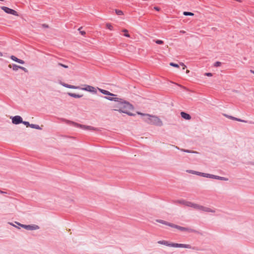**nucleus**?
Wrapping results in <instances>:
<instances>
[{
  "label": "nucleus",
  "instance_id": "obj_1",
  "mask_svg": "<svg viewBox=\"0 0 254 254\" xmlns=\"http://www.w3.org/2000/svg\"><path fill=\"white\" fill-rule=\"evenodd\" d=\"M110 100H114L115 102L112 105V108L114 111L120 113L126 114L130 116H134L135 114H132L131 111L133 110V106L128 102L117 98H108Z\"/></svg>",
  "mask_w": 254,
  "mask_h": 254
},
{
  "label": "nucleus",
  "instance_id": "obj_2",
  "mask_svg": "<svg viewBox=\"0 0 254 254\" xmlns=\"http://www.w3.org/2000/svg\"><path fill=\"white\" fill-rule=\"evenodd\" d=\"M136 113L138 115L144 117L143 120L148 124L158 127H161L163 125L162 121L157 116L144 114L139 112H137Z\"/></svg>",
  "mask_w": 254,
  "mask_h": 254
},
{
  "label": "nucleus",
  "instance_id": "obj_3",
  "mask_svg": "<svg viewBox=\"0 0 254 254\" xmlns=\"http://www.w3.org/2000/svg\"><path fill=\"white\" fill-rule=\"evenodd\" d=\"M62 85L64 86V87H65L66 88H71V89H80L82 90L88 91L92 93H96V88L92 86L88 85H84V87L80 88L79 86H76L74 85H71L69 84H67L66 83H62Z\"/></svg>",
  "mask_w": 254,
  "mask_h": 254
},
{
  "label": "nucleus",
  "instance_id": "obj_4",
  "mask_svg": "<svg viewBox=\"0 0 254 254\" xmlns=\"http://www.w3.org/2000/svg\"><path fill=\"white\" fill-rule=\"evenodd\" d=\"M159 244L164 245L171 247H179L184 248L187 249H191V247L190 245L188 244H177V243H171L166 241H158Z\"/></svg>",
  "mask_w": 254,
  "mask_h": 254
},
{
  "label": "nucleus",
  "instance_id": "obj_5",
  "mask_svg": "<svg viewBox=\"0 0 254 254\" xmlns=\"http://www.w3.org/2000/svg\"><path fill=\"white\" fill-rule=\"evenodd\" d=\"M1 8L6 13L8 14H10L15 16H18V14L17 11L15 10L8 8L6 6H2Z\"/></svg>",
  "mask_w": 254,
  "mask_h": 254
},
{
  "label": "nucleus",
  "instance_id": "obj_6",
  "mask_svg": "<svg viewBox=\"0 0 254 254\" xmlns=\"http://www.w3.org/2000/svg\"><path fill=\"white\" fill-rule=\"evenodd\" d=\"M168 225L171 226V227H174V228H175L176 229H179V230H180V231H188V232H192L194 231V230H192V229L187 228H185V227H181V226H178V225H174V224H169Z\"/></svg>",
  "mask_w": 254,
  "mask_h": 254
},
{
  "label": "nucleus",
  "instance_id": "obj_7",
  "mask_svg": "<svg viewBox=\"0 0 254 254\" xmlns=\"http://www.w3.org/2000/svg\"><path fill=\"white\" fill-rule=\"evenodd\" d=\"M10 118L11 119L12 123L13 124L17 125L20 123H22V119L19 116H16L13 117H10Z\"/></svg>",
  "mask_w": 254,
  "mask_h": 254
},
{
  "label": "nucleus",
  "instance_id": "obj_8",
  "mask_svg": "<svg viewBox=\"0 0 254 254\" xmlns=\"http://www.w3.org/2000/svg\"><path fill=\"white\" fill-rule=\"evenodd\" d=\"M21 226L26 229L30 230H37L39 228V226L36 225H22Z\"/></svg>",
  "mask_w": 254,
  "mask_h": 254
},
{
  "label": "nucleus",
  "instance_id": "obj_9",
  "mask_svg": "<svg viewBox=\"0 0 254 254\" xmlns=\"http://www.w3.org/2000/svg\"><path fill=\"white\" fill-rule=\"evenodd\" d=\"M201 211L206 212H211V213H215V210L214 209H211L209 207H205L202 206Z\"/></svg>",
  "mask_w": 254,
  "mask_h": 254
},
{
  "label": "nucleus",
  "instance_id": "obj_10",
  "mask_svg": "<svg viewBox=\"0 0 254 254\" xmlns=\"http://www.w3.org/2000/svg\"><path fill=\"white\" fill-rule=\"evenodd\" d=\"M226 117L230 119H231V120H235V121H238V122H243V123H247V122L246 121H245V120H241L240 119H238V118H235V117H232V116H228V115H225L224 114V115Z\"/></svg>",
  "mask_w": 254,
  "mask_h": 254
},
{
  "label": "nucleus",
  "instance_id": "obj_11",
  "mask_svg": "<svg viewBox=\"0 0 254 254\" xmlns=\"http://www.w3.org/2000/svg\"><path fill=\"white\" fill-rule=\"evenodd\" d=\"M181 117L184 118V119H186V120H190L191 119V117L190 116L185 113V112H182L181 113Z\"/></svg>",
  "mask_w": 254,
  "mask_h": 254
},
{
  "label": "nucleus",
  "instance_id": "obj_12",
  "mask_svg": "<svg viewBox=\"0 0 254 254\" xmlns=\"http://www.w3.org/2000/svg\"><path fill=\"white\" fill-rule=\"evenodd\" d=\"M11 59L16 62H17L19 64H24V62L22 60H20V59H18L17 58H16V57L14 56H11Z\"/></svg>",
  "mask_w": 254,
  "mask_h": 254
},
{
  "label": "nucleus",
  "instance_id": "obj_13",
  "mask_svg": "<svg viewBox=\"0 0 254 254\" xmlns=\"http://www.w3.org/2000/svg\"><path fill=\"white\" fill-rule=\"evenodd\" d=\"M200 175H201L203 177H206V178H217V176H215V175H211V174H205V173H201L200 174Z\"/></svg>",
  "mask_w": 254,
  "mask_h": 254
},
{
  "label": "nucleus",
  "instance_id": "obj_14",
  "mask_svg": "<svg viewBox=\"0 0 254 254\" xmlns=\"http://www.w3.org/2000/svg\"><path fill=\"white\" fill-rule=\"evenodd\" d=\"M67 94L69 96L74 97L75 98H79L83 96V95L76 94L72 93H68Z\"/></svg>",
  "mask_w": 254,
  "mask_h": 254
},
{
  "label": "nucleus",
  "instance_id": "obj_15",
  "mask_svg": "<svg viewBox=\"0 0 254 254\" xmlns=\"http://www.w3.org/2000/svg\"><path fill=\"white\" fill-rule=\"evenodd\" d=\"M99 91L103 93L104 95H111V96H114L115 95L110 93L109 91L107 90H105L104 89H99Z\"/></svg>",
  "mask_w": 254,
  "mask_h": 254
},
{
  "label": "nucleus",
  "instance_id": "obj_16",
  "mask_svg": "<svg viewBox=\"0 0 254 254\" xmlns=\"http://www.w3.org/2000/svg\"><path fill=\"white\" fill-rule=\"evenodd\" d=\"M18 68L21 69L24 71H26V69L24 67L18 66L16 64H14L13 65V69L14 70H17Z\"/></svg>",
  "mask_w": 254,
  "mask_h": 254
},
{
  "label": "nucleus",
  "instance_id": "obj_17",
  "mask_svg": "<svg viewBox=\"0 0 254 254\" xmlns=\"http://www.w3.org/2000/svg\"><path fill=\"white\" fill-rule=\"evenodd\" d=\"M184 203V205H185L188 207H192V208H193L194 205V203L190 202V201L185 202Z\"/></svg>",
  "mask_w": 254,
  "mask_h": 254
},
{
  "label": "nucleus",
  "instance_id": "obj_18",
  "mask_svg": "<svg viewBox=\"0 0 254 254\" xmlns=\"http://www.w3.org/2000/svg\"><path fill=\"white\" fill-rule=\"evenodd\" d=\"M79 126L80 127H81L82 128H83L84 129L96 130L95 128H94L93 127H92L91 126H82V125H79Z\"/></svg>",
  "mask_w": 254,
  "mask_h": 254
},
{
  "label": "nucleus",
  "instance_id": "obj_19",
  "mask_svg": "<svg viewBox=\"0 0 254 254\" xmlns=\"http://www.w3.org/2000/svg\"><path fill=\"white\" fill-rule=\"evenodd\" d=\"M106 27L107 28H108L110 30H113V29H114L113 26L111 23H109L106 24Z\"/></svg>",
  "mask_w": 254,
  "mask_h": 254
},
{
  "label": "nucleus",
  "instance_id": "obj_20",
  "mask_svg": "<svg viewBox=\"0 0 254 254\" xmlns=\"http://www.w3.org/2000/svg\"><path fill=\"white\" fill-rule=\"evenodd\" d=\"M30 127L31 128L37 129H41V128L39 127V125H34V124H31Z\"/></svg>",
  "mask_w": 254,
  "mask_h": 254
},
{
  "label": "nucleus",
  "instance_id": "obj_21",
  "mask_svg": "<svg viewBox=\"0 0 254 254\" xmlns=\"http://www.w3.org/2000/svg\"><path fill=\"white\" fill-rule=\"evenodd\" d=\"M202 206V205H200L194 203L193 208L197 209V210H201Z\"/></svg>",
  "mask_w": 254,
  "mask_h": 254
},
{
  "label": "nucleus",
  "instance_id": "obj_22",
  "mask_svg": "<svg viewBox=\"0 0 254 254\" xmlns=\"http://www.w3.org/2000/svg\"><path fill=\"white\" fill-rule=\"evenodd\" d=\"M122 32H124L125 34H124V36L127 37H130V35L128 33V30H127V29H123L122 30Z\"/></svg>",
  "mask_w": 254,
  "mask_h": 254
},
{
  "label": "nucleus",
  "instance_id": "obj_23",
  "mask_svg": "<svg viewBox=\"0 0 254 254\" xmlns=\"http://www.w3.org/2000/svg\"><path fill=\"white\" fill-rule=\"evenodd\" d=\"M154 41L158 45H163L164 44V42L163 40H155Z\"/></svg>",
  "mask_w": 254,
  "mask_h": 254
},
{
  "label": "nucleus",
  "instance_id": "obj_24",
  "mask_svg": "<svg viewBox=\"0 0 254 254\" xmlns=\"http://www.w3.org/2000/svg\"><path fill=\"white\" fill-rule=\"evenodd\" d=\"M183 14H184V15H185L186 16H193V15H194V14L190 12L184 11L183 12Z\"/></svg>",
  "mask_w": 254,
  "mask_h": 254
},
{
  "label": "nucleus",
  "instance_id": "obj_25",
  "mask_svg": "<svg viewBox=\"0 0 254 254\" xmlns=\"http://www.w3.org/2000/svg\"><path fill=\"white\" fill-rule=\"evenodd\" d=\"M187 172L190 173L192 174H196V175H200V174H201V173H200V172L194 171H192V170L187 171Z\"/></svg>",
  "mask_w": 254,
  "mask_h": 254
},
{
  "label": "nucleus",
  "instance_id": "obj_26",
  "mask_svg": "<svg viewBox=\"0 0 254 254\" xmlns=\"http://www.w3.org/2000/svg\"><path fill=\"white\" fill-rule=\"evenodd\" d=\"M116 13L117 15H122L123 14V12L120 10H116Z\"/></svg>",
  "mask_w": 254,
  "mask_h": 254
},
{
  "label": "nucleus",
  "instance_id": "obj_27",
  "mask_svg": "<svg viewBox=\"0 0 254 254\" xmlns=\"http://www.w3.org/2000/svg\"><path fill=\"white\" fill-rule=\"evenodd\" d=\"M181 150L182 151L185 152H188V153H197L195 151H190L189 150H185V149H181Z\"/></svg>",
  "mask_w": 254,
  "mask_h": 254
},
{
  "label": "nucleus",
  "instance_id": "obj_28",
  "mask_svg": "<svg viewBox=\"0 0 254 254\" xmlns=\"http://www.w3.org/2000/svg\"><path fill=\"white\" fill-rule=\"evenodd\" d=\"M22 123H23L24 125H25L26 126V127H30L31 124H30L28 122H25V121L23 122L22 121Z\"/></svg>",
  "mask_w": 254,
  "mask_h": 254
},
{
  "label": "nucleus",
  "instance_id": "obj_29",
  "mask_svg": "<svg viewBox=\"0 0 254 254\" xmlns=\"http://www.w3.org/2000/svg\"><path fill=\"white\" fill-rule=\"evenodd\" d=\"M170 65L172 66L176 67H179V65L178 64L173 63H170Z\"/></svg>",
  "mask_w": 254,
  "mask_h": 254
},
{
  "label": "nucleus",
  "instance_id": "obj_30",
  "mask_svg": "<svg viewBox=\"0 0 254 254\" xmlns=\"http://www.w3.org/2000/svg\"><path fill=\"white\" fill-rule=\"evenodd\" d=\"M221 62H216V63H215V64H214V65L215 66L217 67V66H220V65H221Z\"/></svg>",
  "mask_w": 254,
  "mask_h": 254
},
{
  "label": "nucleus",
  "instance_id": "obj_31",
  "mask_svg": "<svg viewBox=\"0 0 254 254\" xmlns=\"http://www.w3.org/2000/svg\"><path fill=\"white\" fill-rule=\"evenodd\" d=\"M216 179H217L222 180H224V181H227V179H226V178L221 177H219V176H217V178Z\"/></svg>",
  "mask_w": 254,
  "mask_h": 254
},
{
  "label": "nucleus",
  "instance_id": "obj_32",
  "mask_svg": "<svg viewBox=\"0 0 254 254\" xmlns=\"http://www.w3.org/2000/svg\"><path fill=\"white\" fill-rule=\"evenodd\" d=\"M180 65L182 66L183 69H185L186 68V66L183 63H180Z\"/></svg>",
  "mask_w": 254,
  "mask_h": 254
},
{
  "label": "nucleus",
  "instance_id": "obj_33",
  "mask_svg": "<svg viewBox=\"0 0 254 254\" xmlns=\"http://www.w3.org/2000/svg\"><path fill=\"white\" fill-rule=\"evenodd\" d=\"M58 65H60V66H61L62 67H64V68H68V66L67 65H66L65 64H61V63H59Z\"/></svg>",
  "mask_w": 254,
  "mask_h": 254
},
{
  "label": "nucleus",
  "instance_id": "obj_34",
  "mask_svg": "<svg viewBox=\"0 0 254 254\" xmlns=\"http://www.w3.org/2000/svg\"><path fill=\"white\" fill-rule=\"evenodd\" d=\"M205 75L206 76H212V74L211 73H210V72L205 73Z\"/></svg>",
  "mask_w": 254,
  "mask_h": 254
},
{
  "label": "nucleus",
  "instance_id": "obj_35",
  "mask_svg": "<svg viewBox=\"0 0 254 254\" xmlns=\"http://www.w3.org/2000/svg\"><path fill=\"white\" fill-rule=\"evenodd\" d=\"M154 9H156L157 11H159L160 10V9L158 7H155Z\"/></svg>",
  "mask_w": 254,
  "mask_h": 254
},
{
  "label": "nucleus",
  "instance_id": "obj_36",
  "mask_svg": "<svg viewBox=\"0 0 254 254\" xmlns=\"http://www.w3.org/2000/svg\"><path fill=\"white\" fill-rule=\"evenodd\" d=\"M185 202H186V201H184V200H183V201H180V203H182V204H184V203Z\"/></svg>",
  "mask_w": 254,
  "mask_h": 254
},
{
  "label": "nucleus",
  "instance_id": "obj_37",
  "mask_svg": "<svg viewBox=\"0 0 254 254\" xmlns=\"http://www.w3.org/2000/svg\"><path fill=\"white\" fill-rule=\"evenodd\" d=\"M250 72H251V73H253V74H254V70H250Z\"/></svg>",
  "mask_w": 254,
  "mask_h": 254
},
{
  "label": "nucleus",
  "instance_id": "obj_38",
  "mask_svg": "<svg viewBox=\"0 0 254 254\" xmlns=\"http://www.w3.org/2000/svg\"><path fill=\"white\" fill-rule=\"evenodd\" d=\"M85 34V32H84V31L81 32V34H82V35H84V34Z\"/></svg>",
  "mask_w": 254,
  "mask_h": 254
},
{
  "label": "nucleus",
  "instance_id": "obj_39",
  "mask_svg": "<svg viewBox=\"0 0 254 254\" xmlns=\"http://www.w3.org/2000/svg\"><path fill=\"white\" fill-rule=\"evenodd\" d=\"M189 72H190V70H186V73H189Z\"/></svg>",
  "mask_w": 254,
  "mask_h": 254
},
{
  "label": "nucleus",
  "instance_id": "obj_40",
  "mask_svg": "<svg viewBox=\"0 0 254 254\" xmlns=\"http://www.w3.org/2000/svg\"><path fill=\"white\" fill-rule=\"evenodd\" d=\"M8 67H11V65H10V64H9V65H8Z\"/></svg>",
  "mask_w": 254,
  "mask_h": 254
},
{
  "label": "nucleus",
  "instance_id": "obj_41",
  "mask_svg": "<svg viewBox=\"0 0 254 254\" xmlns=\"http://www.w3.org/2000/svg\"><path fill=\"white\" fill-rule=\"evenodd\" d=\"M2 55V54L0 52V56H1Z\"/></svg>",
  "mask_w": 254,
  "mask_h": 254
},
{
  "label": "nucleus",
  "instance_id": "obj_42",
  "mask_svg": "<svg viewBox=\"0 0 254 254\" xmlns=\"http://www.w3.org/2000/svg\"><path fill=\"white\" fill-rule=\"evenodd\" d=\"M176 148H177L178 149H179L177 146H176Z\"/></svg>",
  "mask_w": 254,
  "mask_h": 254
},
{
  "label": "nucleus",
  "instance_id": "obj_43",
  "mask_svg": "<svg viewBox=\"0 0 254 254\" xmlns=\"http://www.w3.org/2000/svg\"><path fill=\"white\" fill-rule=\"evenodd\" d=\"M0 1H4V0H0Z\"/></svg>",
  "mask_w": 254,
  "mask_h": 254
}]
</instances>
